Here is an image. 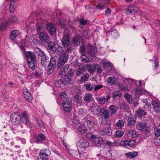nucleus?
I'll use <instances>...</instances> for the list:
<instances>
[{
    "mask_svg": "<svg viewBox=\"0 0 160 160\" xmlns=\"http://www.w3.org/2000/svg\"><path fill=\"white\" fill-rule=\"evenodd\" d=\"M42 74V71L40 70H37L35 71L34 75L36 77L39 78L41 77Z\"/></svg>",
    "mask_w": 160,
    "mask_h": 160,
    "instance_id": "obj_58",
    "label": "nucleus"
},
{
    "mask_svg": "<svg viewBox=\"0 0 160 160\" xmlns=\"http://www.w3.org/2000/svg\"><path fill=\"white\" fill-rule=\"evenodd\" d=\"M86 67L84 66L79 67L76 70V77L81 75L86 70Z\"/></svg>",
    "mask_w": 160,
    "mask_h": 160,
    "instance_id": "obj_28",
    "label": "nucleus"
},
{
    "mask_svg": "<svg viewBox=\"0 0 160 160\" xmlns=\"http://www.w3.org/2000/svg\"><path fill=\"white\" fill-rule=\"evenodd\" d=\"M90 139L91 141L94 143L98 147L101 146V145L103 144L105 142L102 137H97L95 135L93 134L91 135Z\"/></svg>",
    "mask_w": 160,
    "mask_h": 160,
    "instance_id": "obj_7",
    "label": "nucleus"
},
{
    "mask_svg": "<svg viewBox=\"0 0 160 160\" xmlns=\"http://www.w3.org/2000/svg\"><path fill=\"white\" fill-rule=\"evenodd\" d=\"M76 70L75 69L71 68L68 71V74L69 77L71 79L74 76Z\"/></svg>",
    "mask_w": 160,
    "mask_h": 160,
    "instance_id": "obj_52",
    "label": "nucleus"
},
{
    "mask_svg": "<svg viewBox=\"0 0 160 160\" xmlns=\"http://www.w3.org/2000/svg\"><path fill=\"white\" fill-rule=\"evenodd\" d=\"M46 27L47 30L50 34L53 35L56 32V28L53 23L48 22L46 25Z\"/></svg>",
    "mask_w": 160,
    "mask_h": 160,
    "instance_id": "obj_14",
    "label": "nucleus"
},
{
    "mask_svg": "<svg viewBox=\"0 0 160 160\" xmlns=\"http://www.w3.org/2000/svg\"><path fill=\"white\" fill-rule=\"evenodd\" d=\"M62 105H73L72 98L69 97L65 98L62 101Z\"/></svg>",
    "mask_w": 160,
    "mask_h": 160,
    "instance_id": "obj_34",
    "label": "nucleus"
},
{
    "mask_svg": "<svg viewBox=\"0 0 160 160\" xmlns=\"http://www.w3.org/2000/svg\"><path fill=\"white\" fill-rule=\"evenodd\" d=\"M10 120L12 124L17 125L20 123L21 117L19 113L15 112L11 115Z\"/></svg>",
    "mask_w": 160,
    "mask_h": 160,
    "instance_id": "obj_6",
    "label": "nucleus"
},
{
    "mask_svg": "<svg viewBox=\"0 0 160 160\" xmlns=\"http://www.w3.org/2000/svg\"><path fill=\"white\" fill-rule=\"evenodd\" d=\"M34 51L37 53L38 55L39 56L41 54H42V53L44 52L41 49L39 48H34Z\"/></svg>",
    "mask_w": 160,
    "mask_h": 160,
    "instance_id": "obj_55",
    "label": "nucleus"
},
{
    "mask_svg": "<svg viewBox=\"0 0 160 160\" xmlns=\"http://www.w3.org/2000/svg\"><path fill=\"white\" fill-rule=\"evenodd\" d=\"M91 110L92 114L95 115H99L100 114L101 108L98 105H95L91 108Z\"/></svg>",
    "mask_w": 160,
    "mask_h": 160,
    "instance_id": "obj_15",
    "label": "nucleus"
},
{
    "mask_svg": "<svg viewBox=\"0 0 160 160\" xmlns=\"http://www.w3.org/2000/svg\"><path fill=\"white\" fill-rule=\"evenodd\" d=\"M80 37L79 35L74 37L72 38V42L74 45L77 47L80 44Z\"/></svg>",
    "mask_w": 160,
    "mask_h": 160,
    "instance_id": "obj_27",
    "label": "nucleus"
},
{
    "mask_svg": "<svg viewBox=\"0 0 160 160\" xmlns=\"http://www.w3.org/2000/svg\"><path fill=\"white\" fill-rule=\"evenodd\" d=\"M112 129L111 128V125L108 122H105L104 124L103 129L100 131L99 134L101 136L107 135L110 136L112 134Z\"/></svg>",
    "mask_w": 160,
    "mask_h": 160,
    "instance_id": "obj_5",
    "label": "nucleus"
},
{
    "mask_svg": "<svg viewBox=\"0 0 160 160\" xmlns=\"http://www.w3.org/2000/svg\"><path fill=\"white\" fill-rule=\"evenodd\" d=\"M124 97L129 103H132V98L130 95L128 93H125L124 94Z\"/></svg>",
    "mask_w": 160,
    "mask_h": 160,
    "instance_id": "obj_47",
    "label": "nucleus"
},
{
    "mask_svg": "<svg viewBox=\"0 0 160 160\" xmlns=\"http://www.w3.org/2000/svg\"><path fill=\"white\" fill-rule=\"evenodd\" d=\"M109 3V1H107L106 2H102L98 4L96 7L97 8L100 10H102L105 8L106 6V4H108Z\"/></svg>",
    "mask_w": 160,
    "mask_h": 160,
    "instance_id": "obj_42",
    "label": "nucleus"
},
{
    "mask_svg": "<svg viewBox=\"0 0 160 160\" xmlns=\"http://www.w3.org/2000/svg\"><path fill=\"white\" fill-rule=\"evenodd\" d=\"M120 89L121 91L127 92L128 91V89L127 87L122 84H120L119 85Z\"/></svg>",
    "mask_w": 160,
    "mask_h": 160,
    "instance_id": "obj_53",
    "label": "nucleus"
},
{
    "mask_svg": "<svg viewBox=\"0 0 160 160\" xmlns=\"http://www.w3.org/2000/svg\"><path fill=\"white\" fill-rule=\"evenodd\" d=\"M61 41L62 46H58L57 48L55 50L58 54H62L64 52L65 53H68L72 51V45L70 43V36L68 34L64 33Z\"/></svg>",
    "mask_w": 160,
    "mask_h": 160,
    "instance_id": "obj_1",
    "label": "nucleus"
},
{
    "mask_svg": "<svg viewBox=\"0 0 160 160\" xmlns=\"http://www.w3.org/2000/svg\"><path fill=\"white\" fill-rule=\"evenodd\" d=\"M124 134V132L121 130H118L116 131L114 135L115 138H119L122 137Z\"/></svg>",
    "mask_w": 160,
    "mask_h": 160,
    "instance_id": "obj_44",
    "label": "nucleus"
},
{
    "mask_svg": "<svg viewBox=\"0 0 160 160\" xmlns=\"http://www.w3.org/2000/svg\"><path fill=\"white\" fill-rule=\"evenodd\" d=\"M121 92L118 91H116L113 92L112 93V97L114 99L119 100L121 96Z\"/></svg>",
    "mask_w": 160,
    "mask_h": 160,
    "instance_id": "obj_38",
    "label": "nucleus"
},
{
    "mask_svg": "<svg viewBox=\"0 0 160 160\" xmlns=\"http://www.w3.org/2000/svg\"><path fill=\"white\" fill-rule=\"evenodd\" d=\"M6 21L7 24L10 25L13 23H17L18 22V20L15 15H12L10 17H8Z\"/></svg>",
    "mask_w": 160,
    "mask_h": 160,
    "instance_id": "obj_19",
    "label": "nucleus"
},
{
    "mask_svg": "<svg viewBox=\"0 0 160 160\" xmlns=\"http://www.w3.org/2000/svg\"><path fill=\"white\" fill-rule=\"evenodd\" d=\"M117 81V79L115 77H109L107 78V82L108 83H111L112 84H115Z\"/></svg>",
    "mask_w": 160,
    "mask_h": 160,
    "instance_id": "obj_43",
    "label": "nucleus"
},
{
    "mask_svg": "<svg viewBox=\"0 0 160 160\" xmlns=\"http://www.w3.org/2000/svg\"><path fill=\"white\" fill-rule=\"evenodd\" d=\"M80 124L81 123L79 122L78 120L73 119L72 121V125L73 128L76 129L78 126H79V125H80Z\"/></svg>",
    "mask_w": 160,
    "mask_h": 160,
    "instance_id": "obj_50",
    "label": "nucleus"
},
{
    "mask_svg": "<svg viewBox=\"0 0 160 160\" xmlns=\"http://www.w3.org/2000/svg\"><path fill=\"white\" fill-rule=\"evenodd\" d=\"M121 144L126 148L130 147L133 148L137 145L136 141L134 140H125L122 141L121 143Z\"/></svg>",
    "mask_w": 160,
    "mask_h": 160,
    "instance_id": "obj_12",
    "label": "nucleus"
},
{
    "mask_svg": "<svg viewBox=\"0 0 160 160\" xmlns=\"http://www.w3.org/2000/svg\"><path fill=\"white\" fill-rule=\"evenodd\" d=\"M118 105L120 107V109H122L126 112H128L129 110V108L128 106L127 103L125 102H119Z\"/></svg>",
    "mask_w": 160,
    "mask_h": 160,
    "instance_id": "obj_30",
    "label": "nucleus"
},
{
    "mask_svg": "<svg viewBox=\"0 0 160 160\" xmlns=\"http://www.w3.org/2000/svg\"><path fill=\"white\" fill-rule=\"evenodd\" d=\"M147 114V112L142 109L139 108L136 112V115L140 119H142Z\"/></svg>",
    "mask_w": 160,
    "mask_h": 160,
    "instance_id": "obj_21",
    "label": "nucleus"
},
{
    "mask_svg": "<svg viewBox=\"0 0 160 160\" xmlns=\"http://www.w3.org/2000/svg\"><path fill=\"white\" fill-rule=\"evenodd\" d=\"M138 154V152L136 151L131 152L125 153L126 156L129 159H132L136 157Z\"/></svg>",
    "mask_w": 160,
    "mask_h": 160,
    "instance_id": "obj_31",
    "label": "nucleus"
},
{
    "mask_svg": "<svg viewBox=\"0 0 160 160\" xmlns=\"http://www.w3.org/2000/svg\"><path fill=\"white\" fill-rule=\"evenodd\" d=\"M48 149H45V150H41L39 154L37 157L38 160H47L48 159V155L47 153L50 152Z\"/></svg>",
    "mask_w": 160,
    "mask_h": 160,
    "instance_id": "obj_11",
    "label": "nucleus"
},
{
    "mask_svg": "<svg viewBox=\"0 0 160 160\" xmlns=\"http://www.w3.org/2000/svg\"><path fill=\"white\" fill-rule=\"evenodd\" d=\"M39 38L41 42L43 43L49 41L50 39V38L48 34L46 33L41 32L38 35Z\"/></svg>",
    "mask_w": 160,
    "mask_h": 160,
    "instance_id": "obj_13",
    "label": "nucleus"
},
{
    "mask_svg": "<svg viewBox=\"0 0 160 160\" xmlns=\"http://www.w3.org/2000/svg\"><path fill=\"white\" fill-rule=\"evenodd\" d=\"M69 68V65L68 64L65 65L64 66L61 68H60L58 72V74L59 75H65L66 73V70Z\"/></svg>",
    "mask_w": 160,
    "mask_h": 160,
    "instance_id": "obj_32",
    "label": "nucleus"
},
{
    "mask_svg": "<svg viewBox=\"0 0 160 160\" xmlns=\"http://www.w3.org/2000/svg\"><path fill=\"white\" fill-rule=\"evenodd\" d=\"M136 119L133 117H129L128 119V126H132L136 122Z\"/></svg>",
    "mask_w": 160,
    "mask_h": 160,
    "instance_id": "obj_37",
    "label": "nucleus"
},
{
    "mask_svg": "<svg viewBox=\"0 0 160 160\" xmlns=\"http://www.w3.org/2000/svg\"><path fill=\"white\" fill-rule=\"evenodd\" d=\"M103 144H105L106 146H108L110 148L111 146H113L114 143L113 142L106 141V142L105 141V142Z\"/></svg>",
    "mask_w": 160,
    "mask_h": 160,
    "instance_id": "obj_59",
    "label": "nucleus"
},
{
    "mask_svg": "<svg viewBox=\"0 0 160 160\" xmlns=\"http://www.w3.org/2000/svg\"><path fill=\"white\" fill-rule=\"evenodd\" d=\"M92 98V94L89 93H88L84 96L83 100L84 101L90 102L91 101Z\"/></svg>",
    "mask_w": 160,
    "mask_h": 160,
    "instance_id": "obj_39",
    "label": "nucleus"
},
{
    "mask_svg": "<svg viewBox=\"0 0 160 160\" xmlns=\"http://www.w3.org/2000/svg\"><path fill=\"white\" fill-rule=\"evenodd\" d=\"M71 80L68 75H64L61 79V83L65 85H67L70 83Z\"/></svg>",
    "mask_w": 160,
    "mask_h": 160,
    "instance_id": "obj_24",
    "label": "nucleus"
},
{
    "mask_svg": "<svg viewBox=\"0 0 160 160\" xmlns=\"http://www.w3.org/2000/svg\"><path fill=\"white\" fill-rule=\"evenodd\" d=\"M97 100L102 105L104 104L105 102V100L104 97H99L97 98Z\"/></svg>",
    "mask_w": 160,
    "mask_h": 160,
    "instance_id": "obj_54",
    "label": "nucleus"
},
{
    "mask_svg": "<svg viewBox=\"0 0 160 160\" xmlns=\"http://www.w3.org/2000/svg\"><path fill=\"white\" fill-rule=\"evenodd\" d=\"M116 127L118 128H121L124 126V123L121 120H119L115 124Z\"/></svg>",
    "mask_w": 160,
    "mask_h": 160,
    "instance_id": "obj_49",
    "label": "nucleus"
},
{
    "mask_svg": "<svg viewBox=\"0 0 160 160\" xmlns=\"http://www.w3.org/2000/svg\"><path fill=\"white\" fill-rule=\"evenodd\" d=\"M151 104L153 109L155 112H160V106L156 101L152 100L151 102Z\"/></svg>",
    "mask_w": 160,
    "mask_h": 160,
    "instance_id": "obj_26",
    "label": "nucleus"
},
{
    "mask_svg": "<svg viewBox=\"0 0 160 160\" xmlns=\"http://www.w3.org/2000/svg\"><path fill=\"white\" fill-rule=\"evenodd\" d=\"M67 94L64 91H62L60 94V97L61 98L63 99L64 98H67Z\"/></svg>",
    "mask_w": 160,
    "mask_h": 160,
    "instance_id": "obj_63",
    "label": "nucleus"
},
{
    "mask_svg": "<svg viewBox=\"0 0 160 160\" xmlns=\"http://www.w3.org/2000/svg\"><path fill=\"white\" fill-rule=\"evenodd\" d=\"M87 48L88 49L86 51L85 46L84 45H81L79 47V52L81 53L82 55L84 53H86V52L88 50V48L87 47Z\"/></svg>",
    "mask_w": 160,
    "mask_h": 160,
    "instance_id": "obj_48",
    "label": "nucleus"
},
{
    "mask_svg": "<svg viewBox=\"0 0 160 160\" xmlns=\"http://www.w3.org/2000/svg\"><path fill=\"white\" fill-rule=\"evenodd\" d=\"M103 67L107 71H111L112 70V64L110 62H106L103 64Z\"/></svg>",
    "mask_w": 160,
    "mask_h": 160,
    "instance_id": "obj_45",
    "label": "nucleus"
},
{
    "mask_svg": "<svg viewBox=\"0 0 160 160\" xmlns=\"http://www.w3.org/2000/svg\"><path fill=\"white\" fill-rule=\"evenodd\" d=\"M154 142L156 145L160 146V138H156L154 140Z\"/></svg>",
    "mask_w": 160,
    "mask_h": 160,
    "instance_id": "obj_64",
    "label": "nucleus"
},
{
    "mask_svg": "<svg viewBox=\"0 0 160 160\" xmlns=\"http://www.w3.org/2000/svg\"><path fill=\"white\" fill-rule=\"evenodd\" d=\"M89 75L88 73L83 74L80 78V82H84L88 80Z\"/></svg>",
    "mask_w": 160,
    "mask_h": 160,
    "instance_id": "obj_46",
    "label": "nucleus"
},
{
    "mask_svg": "<svg viewBox=\"0 0 160 160\" xmlns=\"http://www.w3.org/2000/svg\"><path fill=\"white\" fill-rule=\"evenodd\" d=\"M69 55L68 53H65L61 55L59 58L57 64L58 68L63 67L65 66V64L67 62Z\"/></svg>",
    "mask_w": 160,
    "mask_h": 160,
    "instance_id": "obj_8",
    "label": "nucleus"
},
{
    "mask_svg": "<svg viewBox=\"0 0 160 160\" xmlns=\"http://www.w3.org/2000/svg\"><path fill=\"white\" fill-rule=\"evenodd\" d=\"M109 112L111 116L116 115L118 108L116 106L112 105L108 108Z\"/></svg>",
    "mask_w": 160,
    "mask_h": 160,
    "instance_id": "obj_25",
    "label": "nucleus"
},
{
    "mask_svg": "<svg viewBox=\"0 0 160 160\" xmlns=\"http://www.w3.org/2000/svg\"><path fill=\"white\" fill-rule=\"evenodd\" d=\"M32 39L29 36H26L24 40V45L25 46H28L30 45Z\"/></svg>",
    "mask_w": 160,
    "mask_h": 160,
    "instance_id": "obj_51",
    "label": "nucleus"
},
{
    "mask_svg": "<svg viewBox=\"0 0 160 160\" xmlns=\"http://www.w3.org/2000/svg\"><path fill=\"white\" fill-rule=\"evenodd\" d=\"M43 27L42 25H38L37 26V31L38 33L42 32L44 30Z\"/></svg>",
    "mask_w": 160,
    "mask_h": 160,
    "instance_id": "obj_56",
    "label": "nucleus"
},
{
    "mask_svg": "<svg viewBox=\"0 0 160 160\" xmlns=\"http://www.w3.org/2000/svg\"><path fill=\"white\" fill-rule=\"evenodd\" d=\"M85 89L88 91H92L93 89V85L90 82H87L84 84Z\"/></svg>",
    "mask_w": 160,
    "mask_h": 160,
    "instance_id": "obj_40",
    "label": "nucleus"
},
{
    "mask_svg": "<svg viewBox=\"0 0 160 160\" xmlns=\"http://www.w3.org/2000/svg\"><path fill=\"white\" fill-rule=\"evenodd\" d=\"M35 142L37 143H42L46 139V137L43 133H36L33 135Z\"/></svg>",
    "mask_w": 160,
    "mask_h": 160,
    "instance_id": "obj_10",
    "label": "nucleus"
},
{
    "mask_svg": "<svg viewBox=\"0 0 160 160\" xmlns=\"http://www.w3.org/2000/svg\"><path fill=\"white\" fill-rule=\"evenodd\" d=\"M21 120L23 123L27 125L29 123V118L26 112H23L21 114Z\"/></svg>",
    "mask_w": 160,
    "mask_h": 160,
    "instance_id": "obj_20",
    "label": "nucleus"
},
{
    "mask_svg": "<svg viewBox=\"0 0 160 160\" xmlns=\"http://www.w3.org/2000/svg\"><path fill=\"white\" fill-rule=\"evenodd\" d=\"M24 53L28 67L32 70H35L37 62L35 53L30 51H26Z\"/></svg>",
    "mask_w": 160,
    "mask_h": 160,
    "instance_id": "obj_3",
    "label": "nucleus"
},
{
    "mask_svg": "<svg viewBox=\"0 0 160 160\" xmlns=\"http://www.w3.org/2000/svg\"><path fill=\"white\" fill-rule=\"evenodd\" d=\"M127 135L128 137H131L132 138H136L138 136L136 132L133 130H129L127 133Z\"/></svg>",
    "mask_w": 160,
    "mask_h": 160,
    "instance_id": "obj_33",
    "label": "nucleus"
},
{
    "mask_svg": "<svg viewBox=\"0 0 160 160\" xmlns=\"http://www.w3.org/2000/svg\"><path fill=\"white\" fill-rule=\"evenodd\" d=\"M153 58L156 60H152L151 61H152V63H154L155 64L154 67L155 69H156L158 68V62L156 58L154 57Z\"/></svg>",
    "mask_w": 160,
    "mask_h": 160,
    "instance_id": "obj_62",
    "label": "nucleus"
},
{
    "mask_svg": "<svg viewBox=\"0 0 160 160\" xmlns=\"http://www.w3.org/2000/svg\"><path fill=\"white\" fill-rule=\"evenodd\" d=\"M87 123L88 125V127L90 128L92 127L95 124V123L94 121L90 120H87Z\"/></svg>",
    "mask_w": 160,
    "mask_h": 160,
    "instance_id": "obj_57",
    "label": "nucleus"
},
{
    "mask_svg": "<svg viewBox=\"0 0 160 160\" xmlns=\"http://www.w3.org/2000/svg\"><path fill=\"white\" fill-rule=\"evenodd\" d=\"M82 97L81 94L76 93L74 97L75 102L78 104L81 103L82 102Z\"/></svg>",
    "mask_w": 160,
    "mask_h": 160,
    "instance_id": "obj_36",
    "label": "nucleus"
},
{
    "mask_svg": "<svg viewBox=\"0 0 160 160\" xmlns=\"http://www.w3.org/2000/svg\"><path fill=\"white\" fill-rule=\"evenodd\" d=\"M147 124L142 122H140L137 125V128L138 130H142L146 127Z\"/></svg>",
    "mask_w": 160,
    "mask_h": 160,
    "instance_id": "obj_41",
    "label": "nucleus"
},
{
    "mask_svg": "<svg viewBox=\"0 0 160 160\" xmlns=\"http://www.w3.org/2000/svg\"><path fill=\"white\" fill-rule=\"evenodd\" d=\"M138 8L137 7L133 6H130L127 7L125 9V13L127 15L132 14L137 12Z\"/></svg>",
    "mask_w": 160,
    "mask_h": 160,
    "instance_id": "obj_17",
    "label": "nucleus"
},
{
    "mask_svg": "<svg viewBox=\"0 0 160 160\" xmlns=\"http://www.w3.org/2000/svg\"><path fill=\"white\" fill-rule=\"evenodd\" d=\"M42 66L46 67L47 65V68L48 71L52 72L55 68L56 63L55 59L53 57L49 58L48 56L44 57V58L41 60Z\"/></svg>",
    "mask_w": 160,
    "mask_h": 160,
    "instance_id": "obj_2",
    "label": "nucleus"
},
{
    "mask_svg": "<svg viewBox=\"0 0 160 160\" xmlns=\"http://www.w3.org/2000/svg\"><path fill=\"white\" fill-rule=\"evenodd\" d=\"M63 109L64 112H71L72 109L73 105H62Z\"/></svg>",
    "mask_w": 160,
    "mask_h": 160,
    "instance_id": "obj_35",
    "label": "nucleus"
},
{
    "mask_svg": "<svg viewBox=\"0 0 160 160\" xmlns=\"http://www.w3.org/2000/svg\"><path fill=\"white\" fill-rule=\"evenodd\" d=\"M100 115L105 120L108 119L111 116L108 110L104 108H101Z\"/></svg>",
    "mask_w": 160,
    "mask_h": 160,
    "instance_id": "obj_16",
    "label": "nucleus"
},
{
    "mask_svg": "<svg viewBox=\"0 0 160 160\" xmlns=\"http://www.w3.org/2000/svg\"><path fill=\"white\" fill-rule=\"evenodd\" d=\"M88 50L86 53L82 55L81 57L82 62L84 63L89 62L91 61V57L95 53V48L93 46L88 45Z\"/></svg>",
    "mask_w": 160,
    "mask_h": 160,
    "instance_id": "obj_4",
    "label": "nucleus"
},
{
    "mask_svg": "<svg viewBox=\"0 0 160 160\" xmlns=\"http://www.w3.org/2000/svg\"><path fill=\"white\" fill-rule=\"evenodd\" d=\"M77 145L82 152L85 151L89 146V143L83 139L77 142Z\"/></svg>",
    "mask_w": 160,
    "mask_h": 160,
    "instance_id": "obj_9",
    "label": "nucleus"
},
{
    "mask_svg": "<svg viewBox=\"0 0 160 160\" xmlns=\"http://www.w3.org/2000/svg\"><path fill=\"white\" fill-rule=\"evenodd\" d=\"M20 34L18 30H14L10 32L9 39L12 41L16 40V38Z\"/></svg>",
    "mask_w": 160,
    "mask_h": 160,
    "instance_id": "obj_23",
    "label": "nucleus"
},
{
    "mask_svg": "<svg viewBox=\"0 0 160 160\" xmlns=\"http://www.w3.org/2000/svg\"><path fill=\"white\" fill-rule=\"evenodd\" d=\"M24 96L26 100L29 102H31L32 100V97L30 92H28V89H23Z\"/></svg>",
    "mask_w": 160,
    "mask_h": 160,
    "instance_id": "obj_18",
    "label": "nucleus"
},
{
    "mask_svg": "<svg viewBox=\"0 0 160 160\" xmlns=\"http://www.w3.org/2000/svg\"><path fill=\"white\" fill-rule=\"evenodd\" d=\"M9 25L7 24V21L2 23V24L0 26V30L2 31L5 29V28L7 25Z\"/></svg>",
    "mask_w": 160,
    "mask_h": 160,
    "instance_id": "obj_60",
    "label": "nucleus"
},
{
    "mask_svg": "<svg viewBox=\"0 0 160 160\" xmlns=\"http://www.w3.org/2000/svg\"><path fill=\"white\" fill-rule=\"evenodd\" d=\"M49 39V41L46 42L48 48L52 51H54L56 50V48L55 47V44L53 42L51 41Z\"/></svg>",
    "mask_w": 160,
    "mask_h": 160,
    "instance_id": "obj_29",
    "label": "nucleus"
},
{
    "mask_svg": "<svg viewBox=\"0 0 160 160\" xmlns=\"http://www.w3.org/2000/svg\"><path fill=\"white\" fill-rule=\"evenodd\" d=\"M118 31L116 29H113L111 32V34L113 37H116L118 36V33L117 32Z\"/></svg>",
    "mask_w": 160,
    "mask_h": 160,
    "instance_id": "obj_61",
    "label": "nucleus"
},
{
    "mask_svg": "<svg viewBox=\"0 0 160 160\" xmlns=\"http://www.w3.org/2000/svg\"><path fill=\"white\" fill-rule=\"evenodd\" d=\"M76 129L78 132L82 134L88 133V129L86 128L85 126L83 124H81L80 125H79V126H78Z\"/></svg>",
    "mask_w": 160,
    "mask_h": 160,
    "instance_id": "obj_22",
    "label": "nucleus"
}]
</instances>
